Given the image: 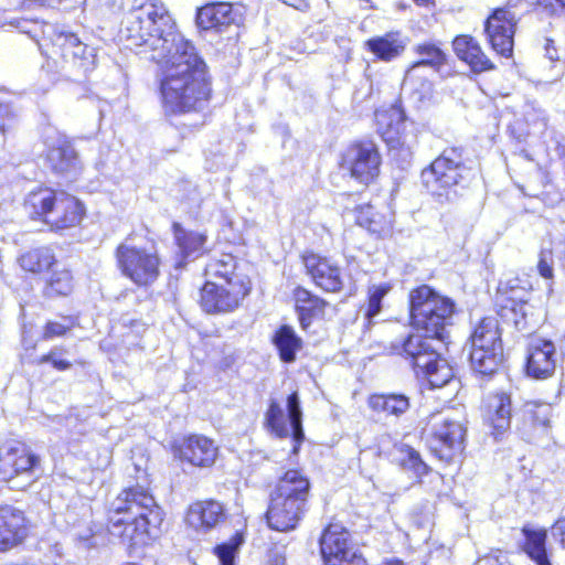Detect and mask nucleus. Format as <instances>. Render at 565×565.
<instances>
[{
	"label": "nucleus",
	"instance_id": "obj_10",
	"mask_svg": "<svg viewBox=\"0 0 565 565\" xmlns=\"http://www.w3.org/2000/svg\"><path fill=\"white\" fill-rule=\"evenodd\" d=\"M286 408L287 412L285 414L280 401L276 397H270L263 415V427L275 438L285 439L291 437L294 445L290 452L297 456L306 439L301 403L297 391H292L287 395Z\"/></svg>",
	"mask_w": 565,
	"mask_h": 565
},
{
	"label": "nucleus",
	"instance_id": "obj_34",
	"mask_svg": "<svg viewBox=\"0 0 565 565\" xmlns=\"http://www.w3.org/2000/svg\"><path fill=\"white\" fill-rule=\"evenodd\" d=\"M470 349H503L502 329L493 316L481 317L472 327L469 335Z\"/></svg>",
	"mask_w": 565,
	"mask_h": 565
},
{
	"label": "nucleus",
	"instance_id": "obj_17",
	"mask_svg": "<svg viewBox=\"0 0 565 565\" xmlns=\"http://www.w3.org/2000/svg\"><path fill=\"white\" fill-rule=\"evenodd\" d=\"M169 451L177 461L199 469L214 467L220 455L216 441L199 433H190L172 439Z\"/></svg>",
	"mask_w": 565,
	"mask_h": 565
},
{
	"label": "nucleus",
	"instance_id": "obj_33",
	"mask_svg": "<svg viewBox=\"0 0 565 565\" xmlns=\"http://www.w3.org/2000/svg\"><path fill=\"white\" fill-rule=\"evenodd\" d=\"M369 409L379 416L385 418H399L411 408V397L404 393H371L366 398Z\"/></svg>",
	"mask_w": 565,
	"mask_h": 565
},
{
	"label": "nucleus",
	"instance_id": "obj_4",
	"mask_svg": "<svg viewBox=\"0 0 565 565\" xmlns=\"http://www.w3.org/2000/svg\"><path fill=\"white\" fill-rule=\"evenodd\" d=\"M21 205L30 222L56 235L83 228L88 217L87 205L82 199L45 183L28 191Z\"/></svg>",
	"mask_w": 565,
	"mask_h": 565
},
{
	"label": "nucleus",
	"instance_id": "obj_14",
	"mask_svg": "<svg viewBox=\"0 0 565 565\" xmlns=\"http://www.w3.org/2000/svg\"><path fill=\"white\" fill-rule=\"evenodd\" d=\"M299 263L303 275L322 294L340 295L347 289L344 268L333 257L307 248L300 252Z\"/></svg>",
	"mask_w": 565,
	"mask_h": 565
},
{
	"label": "nucleus",
	"instance_id": "obj_25",
	"mask_svg": "<svg viewBox=\"0 0 565 565\" xmlns=\"http://www.w3.org/2000/svg\"><path fill=\"white\" fill-rule=\"evenodd\" d=\"M291 300L299 327L305 332L315 321L324 320L331 306L324 297L300 284L292 288Z\"/></svg>",
	"mask_w": 565,
	"mask_h": 565
},
{
	"label": "nucleus",
	"instance_id": "obj_6",
	"mask_svg": "<svg viewBox=\"0 0 565 565\" xmlns=\"http://www.w3.org/2000/svg\"><path fill=\"white\" fill-rule=\"evenodd\" d=\"M427 450L444 466L460 463L467 441V420L461 412L443 406L430 412L423 427Z\"/></svg>",
	"mask_w": 565,
	"mask_h": 565
},
{
	"label": "nucleus",
	"instance_id": "obj_52",
	"mask_svg": "<svg viewBox=\"0 0 565 565\" xmlns=\"http://www.w3.org/2000/svg\"><path fill=\"white\" fill-rule=\"evenodd\" d=\"M45 23L38 22V21H23V24L20 26V32L24 35H35L36 33L41 32L44 33L43 26Z\"/></svg>",
	"mask_w": 565,
	"mask_h": 565
},
{
	"label": "nucleus",
	"instance_id": "obj_19",
	"mask_svg": "<svg viewBox=\"0 0 565 565\" xmlns=\"http://www.w3.org/2000/svg\"><path fill=\"white\" fill-rule=\"evenodd\" d=\"M247 8L239 2H210L196 9L195 23L201 31L222 33L244 26Z\"/></svg>",
	"mask_w": 565,
	"mask_h": 565
},
{
	"label": "nucleus",
	"instance_id": "obj_2",
	"mask_svg": "<svg viewBox=\"0 0 565 565\" xmlns=\"http://www.w3.org/2000/svg\"><path fill=\"white\" fill-rule=\"evenodd\" d=\"M166 512L150 489L140 484L124 487L105 508L103 530L109 540L125 546L136 562L121 565H154L147 553L163 533Z\"/></svg>",
	"mask_w": 565,
	"mask_h": 565
},
{
	"label": "nucleus",
	"instance_id": "obj_29",
	"mask_svg": "<svg viewBox=\"0 0 565 565\" xmlns=\"http://www.w3.org/2000/svg\"><path fill=\"white\" fill-rule=\"evenodd\" d=\"M15 263L25 276L43 278L60 265V259L50 245H38L21 252L17 256Z\"/></svg>",
	"mask_w": 565,
	"mask_h": 565
},
{
	"label": "nucleus",
	"instance_id": "obj_53",
	"mask_svg": "<svg viewBox=\"0 0 565 565\" xmlns=\"http://www.w3.org/2000/svg\"><path fill=\"white\" fill-rule=\"evenodd\" d=\"M541 408H542L541 405H535L534 408L530 409L529 411L530 419H531L533 425H536V426H547L548 425V418L545 415L544 416H540Z\"/></svg>",
	"mask_w": 565,
	"mask_h": 565
},
{
	"label": "nucleus",
	"instance_id": "obj_38",
	"mask_svg": "<svg viewBox=\"0 0 565 565\" xmlns=\"http://www.w3.org/2000/svg\"><path fill=\"white\" fill-rule=\"evenodd\" d=\"M519 19L508 7L492 10L484 21L486 35H514Z\"/></svg>",
	"mask_w": 565,
	"mask_h": 565
},
{
	"label": "nucleus",
	"instance_id": "obj_20",
	"mask_svg": "<svg viewBox=\"0 0 565 565\" xmlns=\"http://www.w3.org/2000/svg\"><path fill=\"white\" fill-rule=\"evenodd\" d=\"M308 511L309 503L269 492L264 519L270 530L287 533L301 524Z\"/></svg>",
	"mask_w": 565,
	"mask_h": 565
},
{
	"label": "nucleus",
	"instance_id": "obj_9",
	"mask_svg": "<svg viewBox=\"0 0 565 565\" xmlns=\"http://www.w3.org/2000/svg\"><path fill=\"white\" fill-rule=\"evenodd\" d=\"M392 350L404 358L431 388L443 387L455 377L452 366L418 333L407 334L401 343L393 344Z\"/></svg>",
	"mask_w": 565,
	"mask_h": 565
},
{
	"label": "nucleus",
	"instance_id": "obj_21",
	"mask_svg": "<svg viewBox=\"0 0 565 565\" xmlns=\"http://www.w3.org/2000/svg\"><path fill=\"white\" fill-rule=\"evenodd\" d=\"M557 363L555 343L547 338H532L525 349L523 370L526 376L544 381L554 376Z\"/></svg>",
	"mask_w": 565,
	"mask_h": 565
},
{
	"label": "nucleus",
	"instance_id": "obj_63",
	"mask_svg": "<svg viewBox=\"0 0 565 565\" xmlns=\"http://www.w3.org/2000/svg\"><path fill=\"white\" fill-rule=\"evenodd\" d=\"M554 1H555V3H556L559 8H562V9H564V8H565V0H554Z\"/></svg>",
	"mask_w": 565,
	"mask_h": 565
},
{
	"label": "nucleus",
	"instance_id": "obj_13",
	"mask_svg": "<svg viewBox=\"0 0 565 565\" xmlns=\"http://www.w3.org/2000/svg\"><path fill=\"white\" fill-rule=\"evenodd\" d=\"M41 457L20 438H0V482L11 486L17 480L34 479L41 469Z\"/></svg>",
	"mask_w": 565,
	"mask_h": 565
},
{
	"label": "nucleus",
	"instance_id": "obj_62",
	"mask_svg": "<svg viewBox=\"0 0 565 565\" xmlns=\"http://www.w3.org/2000/svg\"><path fill=\"white\" fill-rule=\"evenodd\" d=\"M422 86L426 92H429L433 88V83L430 81H424L422 83Z\"/></svg>",
	"mask_w": 565,
	"mask_h": 565
},
{
	"label": "nucleus",
	"instance_id": "obj_35",
	"mask_svg": "<svg viewBox=\"0 0 565 565\" xmlns=\"http://www.w3.org/2000/svg\"><path fill=\"white\" fill-rule=\"evenodd\" d=\"M45 160L56 174L77 173L82 170L77 152L66 140L50 146L45 152Z\"/></svg>",
	"mask_w": 565,
	"mask_h": 565
},
{
	"label": "nucleus",
	"instance_id": "obj_15",
	"mask_svg": "<svg viewBox=\"0 0 565 565\" xmlns=\"http://www.w3.org/2000/svg\"><path fill=\"white\" fill-rule=\"evenodd\" d=\"M121 24L127 35H174L177 22L168 9L154 1L145 0L132 7L124 17Z\"/></svg>",
	"mask_w": 565,
	"mask_h": 565
},
{
	"label": "nucleus",
	"instance_id": "obj_24",
	"mask_svg": "<svg viewBox=\"0 0 565 565\" xmlns=\"http://www.w3.org/2000/svg\"><path fill=\"white\" fill-rule=\"evenodd\" d=\"M171 233L177 253L173 258L175 270L184 269L191 260L200 258L207 253V234L205 232L185 228L180 222L171 223Z\"/></svg>",
	"mask_w": 565,
	"mask_h": 565
},
{
	"label": "nucleus",
	"instance_id": "obj_37",
	"mask_svg": "<svg viewBox=\"0 0 565 565\" xmlns=\"http://www.w3.org/2000/svg\"><path fill=\"white\" fill-rule=\"evenodd\" d=\"M470 365L480 380L489 381L504 366V350L470 349Z\"/></svg>",
	"mask_w": 565,
	"mask_h": 565
},
{
	"label": "nucleus",
	"instance_id": "obj_1",
	"mask_svg": "<svg viewBox=\"0 0 565 565\" xmlns=\"http://www.w3.org/2000/svg\"><path fill=\"white\" fill-rule=\"evenodd\" d=\"M141 54L157 66L161 107L167 116L201 113L214 96L211 68L186 38H147Z\"/></svg>",
	"mask_w": 565,
	"mask_h": 565
},
{
	"label": "nucleus",
	"instance_id": "obj_49",
	"mask_svg": "<svg viewBox=\"0 0 565 565\" xmlns=\"http://www.w3.org/2000/svg\"><path fill=\"white\" fill-rule=\"evenodd\" d=\"M266 565H286L285 545L273 544L265 554Z\"/></svg>",
	"mask_w": 565,
	"mask_h": 565
},
{
	"label": "nucleus",
	"instance_id": "obj_12",
	"mask_svg": "<svg viewBox=\"0 0 565 565\" xmlns=\"http://www.w3.org/2000/svg\"><path fill=\"white\" fill-rule=\"evenodd\" d=\"M318 544L323 565H370L364 553L354 548L350 529L335 519L322 527Z\"/></svg>",
	"mask_w": 565,
	"mask_h": 565
},
{
	"label": "nucleus",
	"instance_id": "obj_32",
	"mask_svg": "<svg viewBox=\"0 0 565 565\" xmlns=\"http://www.w3.org/2000/svg\"><path fill=\"white\" fill-rule=\"evenodd\" d=\"M452 49L456 56L467 64L473 74L487 73L497 68L475 38H454Z\"/></svg>",
	"mask_w": 565,
	"mask_h": 565
},
{
	"label": "nucleus",
	"instance_id": "obj_58",
	"mask_svg": "<svg viewBox=\"0 0 565 565\" xmlns=\"http://www.w3.org/2000/svg\"><path fill=\"white\" fill-rule=\"evenodd\" d=\"M417 6L424 7V8H435L436 1L435 0H413Z\"/></svg>",
	"mask_w": 565,
	"mask_h": 565
},
{
	"label": "nucleus",
	"instance_id": "obj_30",
	"mask_svg": "<svg viewBox=\"0 0 565 565\" xmlns=\"http://www.w3.org/2000/svg\"><path fill=\"white\" fill-rule=\"evenodd\" d=\"M76 286L73 268L60 264L42 278L41 296L46 301L66 299L75 292Z\"/></svg>",
	"mask_w": 565,
	"mask_h": 565
},
{
	"label": "nucleus",
	"instance_id": "obj_57",
	"mask_svg": "<svg viewBox=\"0 0 565 565\" xmlns=\"http://www.w3.org/2000/svg\"><path fill=\"white\" fill-rule=\"evenodd\" d=\"M381 565H405V563L398 557H391L383 559Z\"/></svg>",
	"mask_w": 565,
	"mask_h": 565
},
{
	"label": "nucleus",
	"instance_id": "obj_22",
	"mask_svg": "<svg viewBox=\"0 0 565 565\" xmlns=\"http://www.w3.org/2000/svg\"><path fill=\"white\" fill-rule=\"evenodd\" d=\"M376 132L390 150H401L406 145V115L401 102L374 111Z\"/></svg>",
	"mask_w": 565,
	"mask_h": 565
},
{
	"label": "nucleus",
	"instance_id": "obj_18",
	"mask_svg": "<svg viewBox=\"0 0 565 565\" xmlns=\"http://www.w3.org/2000/svg\"><path fill=\"white\" fill-rule=\"evenodd\" d=\"M34 523L24 509L0 503V554L23 546L32 537Z\"/></svg>",
	"mask_w": 565,
	"mask_h": 565
},
{
	"label": "nucleus",
	"instance_id": "obj_61",
	"mask_svg": "<svg viewBox=\"0 0 565 565\" xmlns=\"http://www.w3.org/2000/svg\"><path fill=\"white\" fill-rule=\"evenodd\" d=\"M373 22H374V21H373L372 19H370V18L364 19V20L361 22V29H360V30H361L362 32H366V25H367L369 23H373Z\"/></svg>",
	"mask_w": 565,
	"mask_h": 565
},
{
	"label": "nucleus",
	"instance_id": "obj_56",
	"mask_svg": "<svg viewBox=\"0 0 565 565\" xmlns=\"http://www.w3.org/2000/svg\"><path fill=\"white\" fill-rule=\"evenodd\" d=\"M285 4L292 7L298 10H302L307 7V0H281Z\"/></svg>",
	"mask_w": 565,
	"mask_h": 565
},
{
	"label": "nucleus",
	"instance_id": "obj_43",
	"mask_svg": "<svg viewBox=\"0 0 565 565\" xmlns=\"http://www.w3.org/2000/svg\"><path fill=\"white\" fill-rule=\"evenodd\" d=\"M364 46L377 60L386 62L399 56L405 50V44L396 38H370Z\"/></svg>",
	"mask_w": 565,
	"mask_h": 565
},
{
	"label": "nucleus",
	"instance_id": "obj_51",
	"mask_svg": "<svg viewBox=\"0 0 565 565\" xmlns=\"http://www.w3.org/2000/svg\"><path fill=\"white\" fill-rule=\"evenodd\" d=\"M12 118L13 111L11 105L9 103L0 100V131H6Z\"/></svg>",
	"mask_w": 565,
	"mask_h": 565
},
{
	"label": "nucleus",
	"instance_id": "obj_40",
	"mask_svg": "<svg viewBox=\"0 0 565 565\" xmlns=\"http://www.w3.org/2000/svg\"><path fill=\"white\" fill-rule=\"evenodd\" d=\"M416 53L420 56V58L414 63V65L406 72L405 81L411 85H415L419 79L417 76L415 68L420 65H428L434 68H439L446 63V54L435 44L431 43H423L418 44L415 49Z\"/></svg>",
	"mask_w": 565,
	"mask_h": 565
},
{
	"label": "nucleus",
	"instance_id": "obj_42",
	"mask_svg": "<svg viewBox=\"0 0 565 565\" xmlns=\"http://www.w3.org/2000/svg\"><path fill=\"white\" fill-rule=\"evenodd\" d=\"M392 286L388 282L372 285L367 287L365 302L360 306L363 317L367 324H372L376 316L383 309V299L391 291Z\"/></svg>",
	"mask_w": 565,
	"mask_h": 565
},
{
	"label": "nucleus",
	"instance_id": "obj_47",
	"mask_svg": "<svg viewBox=\"0 0 565 565\" xmlns=\"http://www.w3.org/2000/svg\"><path fill=\"white\" fill-rule=\"evenodd\" d=\"M536 269L539 275L547 280H552L554 278V268H553V250L550 248H544L539 252V259L536 264Z\"/></svg>",
	"mask_w": 565,
	"mask_h": 565
},
{
	"label": "nucleus",
	"instance_id": "obj_41",
	"mask_svg": "<svg viewBox=\"0 0 565 565\" xmlns=\"http://www.w3.org/2000/svg\"><path fill=\"white\" fill-rule=\"evenodd\" d=\"M401 457L398 459V466L412 472L418 482H422L423 478L430 475L433 471L431 467L424 460L422 454L408 444H402L397 448Z\"/></svg>",
	"mask_w": 565,
	"mask_h": 565
},
{
	"label": "nucleus",
	"instance_id": "obj_3",
	"mask_svg": "<svg viewBox=\"0 0 565 565\" xmlns=\"http://www.w3.org/2000/svg\"><path fill=\"white\" fill-rule=\"evenodd\" d=\"M196 303L207 316L231 315L243 307L253 291L252 278L239 270L231 253L211 258L202 270Z\"/></svg>",
	"mask_w": 565,
	"mask_h": 565
},
{
	"label": "nucleus",
	"instance_id": "obj_48",
	"mask_svg": "<svg viewBox=\"0 0 565 565\" xmlns=\"http://www.w3.org/2000/svg\"><path fill=\"white\" fill-rule=\"evenodd\" d=\"M493 51L505 58L513 55L514 38H489Z\"/></svg>",
	"mask_w": 565,
	"mask_h": 565
},
{
	"label": "nucleus",
	"instance_id": "obj_54",
	"mask_svg": "<svg viewBox=\"0 0 565 565\" xmlns=\"http://www.w3.org/2000/svg\"><path fill=\"white\" fill-rule=\"evenodd\" d=\"M505 558L500 550L491 551L484 556L486 565H503L500 559Z\"/></svg>",
	"mask_w": 565,
	"mask_h": 565
},
{
	"label": "nucleus",
	"instance_id": "obj_46",
	"mask_svg": "<svg viewBox=\"0 0 565 565\" xmlns=\"http://www.w3.org/2000/svg\"><path fill=\"white\" fill-rule=\"evenodd\" d=\"M65 350L62 348H54L38 358L36 364H50L54 370L64 372L73 366V363L63 356Z\"/></svg>",
	"mask_w": 565,
	"mask_h": 565
},
{
	"label": "nucleus",
	"instance_id": "obj_5",
	"mask_svg": "<svg viewBox=\"0 0 565 565\" xmlns=\"http://www.w3.org/2000/svg\"><path fill=\"white\" fill-rule=\"evenodd\" d=\"M408 322L420 332L426 341L429 339L446 342L449 338L448 327L457 311L456 301L428 284L413 287L407 298Z\"/></svg>",
	"mask_w": 565,
	"mask_h": 565
},
{
	"label": "nucleus",
	"instance_id": "obj_26",
	"mask_svg": "<svg viewBox=\"0 0 565 565\" xmlns=\"http://www.w3.org/2000/svg\"><path fill=\"white\" fill-rule=\"evenodd\" d=\"M353 214L355 225L377 239L390 237L394 232V212L388 206L358 204L353 209Z\"/></svg>",
	"mask_w": 565,
	"mask_h": 565
},
{
	"label": "nucleus",
	"instance_id": "obj_44",
	"mask_svg": "<svg viewBox=\"0 0 565 565\" xmlns=\"http://www.w3.org/2000/svg\"><path fill=\"white\" fill-rule=\"evenodd\" d=\"M61 321L46 320L42 327L40 339L51 341L67 337L75 328L79 327L77 315H61Z\"/></svg>",
	"mask_w": 565,
	"mask_h": 565
},
{
	"label": "nucleus",
	"instance_id": "obj_8",
	"mask_svg": "<svg viewBox=\"0 0 565 565\" xmlns=\"http://www.w3.org/2000/svg\"><path fill=\"white\" fill-rule=\"evenodd\" d=\"M137 236L131 231L125 239L114 248L115 265L119 274L134 286L141 289L152 287L162 275L163 259L157 248L156 241L150 238L151 246L137 245Z\"/></svg>",
	"mask_w": 565,
	"mask_h": 565
},
{
	"label": "nucleus",
	"instance_id": "obj_7",
	"mask_svg": "<svg viewBox=\"0 0 565 565\" xmlns=\"http://www.w3.org/2000/svg\"><path fill=\"white\" fill-rule=\"evenodd\" d=\"M463 146L444 148L423 170L420 181L428 193L436 198H448L457 189H466L475 179L473 169Z\"/></svg>",
	"mask_w": 565,
	"mask_h": 565
},
{
	"label": "nucleus",
	"instance_id": "obj_28",
	"mask_svg": "<svg viewBox=\"0 0 565 565\" xmlns=\"http://www.w3.org/2000/svg\"><path fill=\"white\" fill-rule=\"evenodd\" d=\"M269 492L310 503L312 481L302 467L287 468L276 478Z\"/></svg>",
	"mask_w": 565,
	"mask_h": 565
},
{
	"label": "nucleus",
	"instance_id": "obj_31",
	"mask_svg": "<svg viewBox=\"0 0 565 565\" xmlns=\"http://www.w3.org/2000/svg\"><path fill=\"white\" fill-rule=\"evenodd\" d=\"M521 534L523 539L519 543V552L523 553L535 565H552L547 546V530L526 524L521 527Z\"/></svg>",
	"mask_w": 565,
	"mask_h": 565
},
{
	"label": "nucleus",
	"instance_id": "obj_55",
	"mask_svg": "<svg viewBox=\"0 0 565 565\" xmlns=\"http://www.w3.org/2000/svg\"><path fill=\"white\" fill-rule=\"evenodd\" d=\"M545 51L546 55L552 61H558L559 55L557 53V50L553 46V40L551 38H547L546 44H545Z\"/></svg>",
	"mask_w": 565,
	"mask_h": 565
},
{
	"label": "nucleus",
	"instance_id": "obj_39",
	"mask_svg": "<svg viewBox=\"0 0 565 565\" xmlns=\"http://www.w3.org/2000/svg\"><path fill=\"white\" fill-rule=\"evenodd\" d=\"M63 54L71 58L84 74L94 68L96 64L95 49L83 43L79 38H65Z\"/></svg>",
	"mask_w": 565,
	"mask_h": 565
},
{
	"label": "nucleus",
	"instance_id": "obj_60",
	"mask_svg": "<svg viewBox=\"0 0 565 565\" xmlns=\"http://www.w3.org/2000/svg\"><path fill=\"white\" fill-rule=\"evenodd\" d=\"M534 4L543 9L551 7V3H548L547 0H535Z\"/></svg>",
	"mask_w": 565,
	"mask_h": 565
},
{
	"label": "nucleus",
	"instance_id": "obj_45",
	"mask_svg": "<svg viewBox=\"0 0 565 565\" xmlns=\"http://www.w3.org/2000/svg\"><path fill=\"white\" fill-rule=\"evenodd\" d=\"M244 543V533L236 531L227 542L213 547V554L217 556L221 565H235L238 548Z\"/></svg>",
	"mask_w": 565,
	"mask_h": 565
},
{
	"label": "nucleus",
	"instance_id": "obj_23",
	"mask_svg": "<svg viewBox=\"0 0 565 565\" xmlns=\"http://www.w3.org/2000/svg\"><path fill=\"white\" fill-rule=\"evenodd\" d=\"M484 424L495 438L510 430L512 419V396L510 392L498 390L486 394L481 402Z\"/></svg>",
	"mask_w": 565,
	"mask_h": 565
},
{
	"label": "nucleus",
	"instance_id": "obj_50",
	"mask_svg": "<svg viewBox=\"0 0 565 565\" xmlns=\"http://www.w3.org/2000/svg\"><path fill=\"white\" fill-rule=\"evenodd\" d=\"M554 541L565 551V515H559L551 525Z\"/></svg>",
	"mask_w": 565,
	"mask_h": 565
},
{
	"label": "nucleus",
	"instance_id": "obj_27",
	"mask_svg": "<svg viewBox=\"0 0 565 565\" xmlns=\"http://www.w3.org/2000/svg\"><path fill=\"white\" fill-rule=\"evenodd\" d=\"M226 520L224 504L215 499L193 501L186 509L184 521L196 532L207 533Z\"/></svg>",
	"mask_w": 565,
	"mask_h": 565
},
{
	"label": "nucleus",
	"instance_id": "obj_59",
	"mask_svg": "<svg viewBox=\"0 0 565 565\" xmlns=\"http://www.w3.org/2000/svg\"><path fill=\"white\" fill-rule=\"evenodd\" d=\"M125 326L129 328H138V327H146V323L141 319H131L129 320Z\"/></svg>",
	"mask_w": 565,
	"mask_h": 565
},
{
	"label": "nucleus",
	"instance_id": "obj_36",
	"mask_svg": "<svg viewBox=\"0 0 565 565\" xmlns=\"http://www.w3.org/2000/svg\"><path fill=\"white\" fill-rule=\"evenodd\" d=\"M277 355L282 363H294L303 349V340L290 324H280L270 338Z\"/></svg>",
	"mask_w": 565,
	"mask_h": 565
},
{
	"label": "nucleus",
	"instance_id": "obj_11",
	"mask_svg": "<svg viewBox=\"0 0 565 565\" xmlns=\"http://www.w3.org/2000/svg\"><path fill=\"white\" fill-rule=\"evenodd\" d=\"M383 157L379 145L370 138L351 141L340 153L338 166L359 184L369 186L381 174Z\"/></svg>",
	"mask_w": 565,
	"mask_h": 565
},
{
	"label": "nucleus",
	"instance_id": "obj_16",
	"mask_svg": "<svg viewBox=\"0 0 565 565\" xmlns=\"http://www.w3.org/2000/svg\"><path fill=\"white\" fill-rule=\"evenodd\" d=\"M493 307L504 322L513 324L520 331L527 329L533 309L530 303V288L523 287L519 278L501 281L495 289Z\"/></svg>",
	"mask_w": 565,
	"mask_h": 565
}]
</instances>
